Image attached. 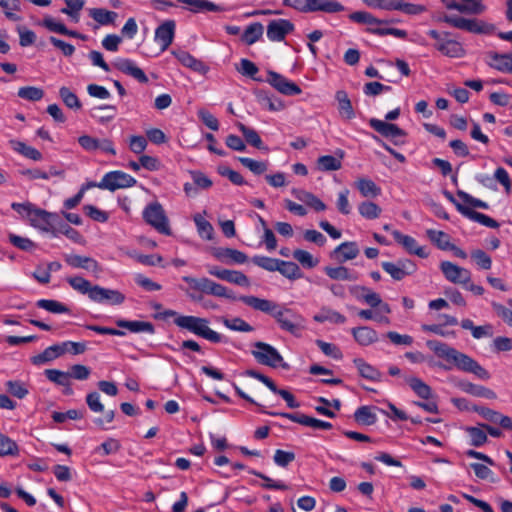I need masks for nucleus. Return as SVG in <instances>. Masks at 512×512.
<instances>
[{
    "label": "nucleus",
    "mask_w": 512,
    "mask_h": 512,
    "mask_svg": "<svg viewBox=\"0 0 512 512\" xmlns=\"http://www.w3.org/2000/svg\"><path fill=\"white\" fill-rule=\"evenodd\" d=\"M369 125L382 136L391 138L394 141V144L400 145L404 143L402 138L406 136V133L397 125L376 118L370 119Z\"/></svg>",
    "instance_id": "12"
},
{
    "label": "nucleus",
    "mask_w": 512,
    "mask_h": 512,
    "mask_svg": "<svg viewBox=\"0 0 512 512\" xmlns=\"http://www.w3.org/2000/svg\"><path fill=\"white\" fill-rule=\"evenodd\" d=\"M461 5V14L480 15L485 12L486 6L483 0H459Z\"/></svg>",
    "instance_id": "49"
},
{
    "label": "nucleus",
    "mask_w": 512,
    "mask_h": 512,
    "mask_svg": "<svg viewBox=\"0 0 512 512\" xmlns=\"http://www.w3.org/2000/svg\"><path fill=\"white\" fill-rule=\"evenodd\" d=\"M193 220L197 227L199 236L206 240H212L214 235V228L212 224L207 221L201 214L194 215Z\"/></svg>",
    "instance_id": "46"
},
{
    "label": "nucleus",
    "mask_w": 512,
    "mask_h": 512,
    "mask_svg": "<svg viewBox=\"0 0 512 512\" xmlns=\"http://www.w3.org/2000/svg\"><path fill=\"white\" fill-rule=\"evenodd\" d=\"M266 81L284 95H299L302 92L297 84L274 71L268 72Z\"/></svg>",
    "instance_id": "13"
},
{
    "label": "nucleus",
    "mask_w": 512,
    "mask_h": 512,
    "mask_svg": "<svg viewBox=\"0 0 512 512\" xmlns=\"http://www.w3.org/2000/svg\"><path fill=\"white\" fill-rule=\"evenodd\" d=\"M272 317L282 330L296 337H299L305 329V318L293 309L286 308L280 304L277 305Z\"/></svg>",
    "instance_id": "3"
},
{
    "label": "nucleus",
    "mask_w": 512,
    "mask_h": 512,
    "mask_svg": "<svg viewBox=\"0 0 512 512\" xmlns=\"http://www.w3.org/2000/svg\"><path fill=\"white\" fill-rule=\"evenodd\" d=\"M116 107L114 105H102L92 109V116L98 118L102 123L108 122L115 117Z\"/></svg>",
    "instance_id": "56"
},
{
    "label": "nucleus",
    "mask_w": 512,
    "mask_h": 512,
    "mask_svg": "<svg viewBox=\"0 0 512 512\" xmlns=\"http://www.w3.org/2000/svg\"><path fill=\"white\" fill-rule=\"evenodd\" d=\"M214 256L220 261L230 260L237 264H243L248 259L245 253L232 248H220L215 251Z\"/></svg>",
    "instance_id": "32"
},
{
    "label": "nucleus",
    "mask_w": 512,
    "mask_h": 512,
    "mask_svg": "<svg viewBox=\"0 0 512 512\" xmlns=\"http://www.w3.org/2000/svg\"><path fill=\"white\" fill-rule=\"evenodd\" d=\"M91 300L97 303H107L110 305H120L125 301V295L118 290L108 289L99 285H94V291Z\"/></svg>",
    "instance_id": "14"
},
{
    "label": "nucleus",
    "mask_w": 512,
    "mask_h": 512,
    "mask_svg": "<svg viewBox=\"0 0 512 512\" xmlns=\"http://www.w3.org/2000/svg\"><path fill=\"white\" fill-rule=\"evenodd\" d=\"M254 347L255 349L251 353L258 363L274 368L277 366L287 367V364L283 362V357L270 344L258 341L254 343Z\"/></svg>",
    "instance_id": "8"
},
{
    "label": "nucleus",
    "mask_w": 512,
    "mask_h": 512,
    "mask_svg": "<svg viewBox=\"0 0 512 512\" xmlns=\"http://www.w3.org/2000/svg\"><path fill=\"white\" fill-rule=\"evenodd\" d=\"M116 324L118 327L126 328L133 333L145 332L153 334L155 332L153 324L147 321H128L120 319L116 321Z\"/></svg>",
    "instance_id": "30"
},
{
    "label": "nucleus",
    "mask_w": 512,
    "mask_h": 512,
    "mask_svg": "<svg viewBox=\"0 0 512 512\" xmlns=\"http://www.w3.org/2000/svg\"><path fill=\"white\" fill-rule=\"evenodd\" d=\"M183 281L186 282L191 289L202 292L204 294L226 298L232 301L237 300V296L231 289L222 284L214 282L209 278H194L191 276H184Z\"/></svg>",
    "instance_id": "4"
},
{
    "label": "nucleus",
    "mask_w": 512,
    "mask_h": 512,
    "mask_svg": "<svg viewBox=\"0 0 512 512\" xmlns=\"http://www.w3.org/2000/svg\"><path fill=\"white\" fill-rule=\"evenodd\" d=\"M18 451L16 442L0 433V456H14L18 454Z\"/></svg>",
    "instance_id": "62"
},
{
    "label": "nucleus",
    "mask_w": 512,
    "mask_h": 512,
    "mask_svg": "<svg viewBox=\"0 0 512 512\" xmlns=\"http://www.w3.org/2000/svg\"><path fill=\"white\" fill-rule=\"evenodd\" d=\"M405 381L418 397L425 400H428L432 397L431 387L427 385L424 381H422L420 378L410 376L405 377Z\"/></svg>",
    "instance_id": "35"
},
{
    "label": "nucleus",
    "mask_w": 512,
    "mask_h": 512,
    "mask_svg": "<svg viewBox=\"0 0 512 512\" xmlns=\"http://www.w3.org/2000/svg\"><path fill=\"white\" fill-rule=\"evenodd\" d=\"M370 8L383 10H397L407 15H418L426 11V7L420 4L408 3L404 0H362Z\"/></svg>",
    "instance_id": "6"
},
{
    "label": "nucleus",
    "mask_w": 512,
    "mask_h": 512,
    "mask_svg": "<svg viewBox=\"0 0 512 512\" xmlns=\"http://www.w3.org/2000/svg\"><path fill=\"white\" fill-rule=\"evenodd\" d=\"M344 6L336 0H306L303 13L325 12L329 14L344 11Z\"/></svg>",
    "instance_id": "17"
},
{
    "label": "nucleus",
    "mask_w": 512,
    "mask_h": 512,
    "mask_svg": "<svg viewBox=\"0 0 512 512\" xmlns=\"http://www.w3.org/2000/svg\"><path fill=\"white\" fill-rule=\"evenodd\" d=\"M427 236L428 238L441 250H448L451 242H450V236L440 230H433L429 229L427 230Z\"/></svg>",
    "instance_id": "50"
},
{
    "label": "nucleus",
    "mask_w": 512,
    "mask_h": 512,
    "mask_svg": "<svg viewBox=\"0 0 512 512\" xmlns=\"http://www.w3.org/2000/svg\"><path fill=\"white\" fill-rule=\"evenodd\" d=\"M137 183L131 175L122 171H111L106 173L99 183H87V187H98L115 191L117 189L132 187Z\"/></svg>",
    "instance_id": "5"
},
{
    "label": "nucleus",
    "mask_w": 512,
    "mask_h": 512,
    "mask_svg": "<svg viewBox=\"0 0 512 512\" xmlns=\"http://www.w3.org/2000/svg\"><path fill=\"white\" fill-rule=\"evenodd\" d=\"M59 96L64 104L70 109L79 110L82 107L77 95L65 86L59 89Z\"/></svg>",
    "instance_id": "58"
},
{
    "label": "nucleus",
    "mask_w": 512,
    "mask_h": 512,
    "mask_svg": "<svg viewBox=\"0 0 512 512\" xmlns=\"http://www.w3.org/2000/svg\"><path fill=\"white\" fill-rule=\"evenodd\" d=\"M277 271L290 280H295L302 277L299 266L296 263L290 261L280 260Z\"/></svg>",
    "instance_id": "51"
},
{
    "label": "nucleus",
    "mask_w": 512,
    "mask_h": 512,
    "mask_svg": "<svg viewBox=\"0 0 512 512\" xmlns=\"http://www.w3.org/2000/svg\"><path fill=\"white\" fill-rule=\"evenodd\" d=\"M67 282L77 292L83 295H87L91 300V295L94 291V285L90 281L80 276L68 277Z\"/></svg>",
    "instance_id": "41"
},
{
    "label": "nucleus",
    "mask_w": 512,
    "mask_h": 512,
    "mask_svg": "<svg viewBox=\"0 0 512 512\" xmlns=\"http://www.w3.org/2000/svg\"><path fill=\"white\" fill-rule=\"evenodd\" d=\"M237 300L241 301L242 303L252 308L253 310L268 314L271 317L278 305V303L272 300L260 298L253 295H241L237 297Z\"/></svg>",
    "instance_id": "15"
},
{
    "label": "nucleus",
    "mask_w": 512,
    "mask_h": 512,
    "mask_svg": "<svg viewBox=\"0 0 512 512\" xmlns=\"http://www.w3.org/2000/svg\"><path fill=\"white\" fill-rule=\"evenodd\" d=\"M180 3H184L189 6L190 11L194 13L204 12V11H222L223 9L208 0H177Z\"/></svg>",
    "instance_id": "40"
},
{
    "label": "nucleus",
    "mask_w": 512,
    "mask_h": 512,
    "mask_svg": "<svg viewBox=\"0 0 512 512\" xmlns=\"http://www.w3.org/2000/svg\"><path fill=\"white\" fill-rule=\"evenodd\" d=\"M350 20L356 23L367 24L370 27L374 25H382L393 22L392 20H381L374 17L371 13L366 11H357L349 15Z\"/></svg>",
    "instance_id": "43"
},
{
    "label": "nucleus",
    "mask_w": 512,
    "mask_h": 512,
    "mask_svg": "<svg viewBox=\"0 0 512 512\" xmlns=\"http://www.w3.org/2000/svg\"><path fill=\"white\" fill-rule=\"evenodd\" d=\"M440 21L470 33H485L487 31V24L477 19H468L456 15H444Z\"/></svg>",
    "instance_id": "10"
},
{
    "label": "nucleus",
    "mask_w": 512,
    "mask_h": 512,
    "mask_svg": "<svg viewBox=\"0 0 512 512\" xmlns=\"http://www.w3.org/2000/svg\"><path fill=\"white\" fill-rule=\"evenodd\" d=\"M294 25L286 19H275L269 22L267 26V37L270 41L280 42L286 35L292 32Z\"/></svg>",
    "instance_id": "16"
},
{
    "label": "nucleus",
    "mask_w": 512,
    "mask_h": 512,
    "mask_svg": "<svg viewBox=\"0 0 512 512\" xmlns=\"http://www.w3.org/2000/svg\"><path fill=\"white\" fill-rule=\"evenodd\" d=\"M438 51L451 58H460L465 54L462 44L453 39H448L445 43L439 44Z\"/></svg>",
    "instance_id": "39"
},
{
    "label": "nucleus",
    "mask_w": 512,
    "mask_h": 512,
    "mask_svg": "<svg viewBox=\"0 0 512 512\" xmlns=\"http://www.w3.org/2000/svg\"><path fill=\"white\" fill-rule=\"evenodd\" d=\"M113 65L119 71L132 76L140 83H147L148 78L144 71L135 65V63L130 59L119 58L113 62Z\"/></svg>",
    "instance_id": "23"
},
{
    "label": "nucleus",
    "mask_w": 512,
    "mask_h": 512,
    "mask_svg": "<svg viewBox=\"0 0 512 512\" xmlns=\"http://www.w3.org/2000/svg\"><path fill=\"white\" fill-rule=\"evenodd\" d=\"M240 163L254 174L260 175L267 171L268 164L264 161H257L248 157H239Z\"/></svg>",
    "instance_id": "63"
},
{
    "label": "nucleus",
    "mask_w": 512,
    "mask_h": 512,
    "mask_svg": "<svg viewBox=\"0 0 512 512\" xmlns=\"http://www.w3.org/2000/svg\"><path fill=\"white\" fill-rule=\"evenodd\" d=\"M357 291H362L364 293L362 295V300L369 306L378 307L381 304L382 299L380 295L371 289L361 285H354L350 287L351 294H353L356 298H360V296L357 294Z\"/></svg>",
    "instance_id": "33"
},
{
    "label": "nucleus",
    "mask_w": 512,
    "mask_h": 512,
    "mask_svg": "<svg viewBox=\"0 0 512 512\" xmlns=\"http://www.w3.org/2000/svg\"><path fill=\"white\" fill-rule=\"evenodd\" d=\"M460 387L464 392L476 397H482L490 400H494L497 398V395L493 390L481 385H476L470 382H464L460 384Z\"/></svg>",
    "instance_id": "34"
},
{
    "label": "nucleus",
    "mask_w": 512,
    "mask_h": 512,
    "mask_svg": "<svg viewBox=\"0 0 512 512\" xmlns=\"http://www.w3.org/2000/svg\"><path fill=\"white\" fill-rule=\"evenodd\" d=\"M293 257L297 260L304 268H314L318 265L319 260L314 258L313 255L303 249H296L293 252Z\"/></svg>",
    "instance_id": "57"
},
{
    "label": "nucleus",
    "mask_w": 512,
    "mask_h": 512,
    "mask_svg": "<svg viewBox=\"0 0 512 512\" xmlns=\"http://www.w3.org/2000/svg\"><path fill=\"white\" fill-rule=\"evenodd\" d=\"M426 346L434 352V354L446 360L448 363L453 364L457 369L464 372L475 374L478 378L488 380L490 378L489 372L483 368L473 358L464 354L457 349L449 346L448 344L438 340H428Z\"/></svg>",
    "instance_id": "1"
},
{
    "label": "nucleus",
    "mask_w": 512,
    "mask_h": 512,
    "mask_svg": "<svg viewBox=\"0 0 512 512\" xmlns=\"http://www.w3.org/2000/svg\"><path fill=\"white\" fill-rule=\"evenodd\" d=\"M220 321L226 328H228L232 331L246 332V333L254 331V328L248 322H246L245 320H243L240 317H233V318L221 317Z\"/></svg>",
    "instance_id": "45"
},
{
    "label": "nucleus",
    "mask_w": 512,
    "mask_h": 512,
    "mask_svg": "<svg viewBox=\"0 0 512 512\" xmlns=\"http://www.w3.org/2000/svg\"><path fill=\"white\" fill-rule=\"evenodd\" d=\"M292 193L298 200L304 202L306 205L310 206L316 211H324L326 209L324 202H322L311 192L301 189H293Z\"/></svg>",
    "instance_id": "29"
},
{
    "label": "nucleus",
    "mask_w": 512,
    "mask_h": 512,
    "mask_svg": "<svg viewBox=\"0 0 512 512\" xmlns=\"http://www.w3.org/2000/svg\"><path fill=\"white\" fill-rule=\"evenodd\" d=\"M474 410L487 421L499 424L504 429H512V418L483 406L475 407Z\"/></svg>",
    "instance_id": "24"
},
{
    "label": "nucleus",
    "mask_w": 512,
    "mask_h": 512,
    "mask_svg": "<svg viewBox=\"0 0 512 512\" xmlns=\"http://www.w3.org/2000/svg\"><path fill=\"white\" fill-rule=\"evenodd\" d=\"M18 97L28 101H39L44 96L43 89L34 86H24L19 88Z\"/></svg>",
    "instance_id": "61"
},
{
    "label": "nucleus",
    "mask_w": 512,
    "mask_h": 512,
    "mask_svg": "<svg viewBox=\"0 0 512 512\" xmlns=\"http://www.w3.org/2000/svg\"><path fill=\"white\" fill-rule=\"evenodd\" d=\"M65 262L73 268H81L90 271L94 274H98L102 271L99 263L88 256H81L76 254H66L64 256Z\"/></svg>",
    "instance_id": "19"
},
{
    "label": "nucleus",
    "mask_w": 512,
    "mask_h": 512,
    "mask_svg": "<svg viewBox=\"0 0 512 512\" xmlns=\"http://www.w3.org/2000/svg\"><path fill=\"white\" fill-rule=\"evenodd\" d=\"M354 185L363 197H377L381 194V188L371 179L358 178Z\"/></svg>",
    "instance_id": "31"
},
{
    "label": "nucleus",
    "mask_w": 512,
    "mask_h": 512,
    "mask_svg": "<svg viewBox=\"0 0 512 512\" xmlns=\"http://www.w3.org/2000/svg\"><path fill=\"white\" fill-rule=\"evenodd\" d=\"M113 65L119 71L132 76L140 83H147L148 78L144 71L135 65V63L130 59L119 58L113 62Z\"/></svg>",
    "instance_id": "22"
},
{
    "label": "nucleus",
    "mask_w": 512,
    "mask_h": 512,
    "mask_svg": "<svg viewBox=\"0 0 512 512\" xmlns=\"http://www.w3.org/2000/svg\"><path fill=\"white\" fill-rule=\"evenodd\" d=\"M10 147L17 153L21 154L22 156L34 160V161H40L42 160V154L40 151H38L36 148L27 145L26 143L11 139L9 141Z\"/></svg>",
    "instance_id": "28"
},
{
    "label": "nucleus",
    "mask_w": 512,
    "mask_h": 512,
    "mask_svg": "<svg viewBox=\"0 0 512 512\" xmlns=\"http://www.w3.org/2000/svg\"><path fill=\"white\" fill-rule=\"evenodd\" d=\"M237 127L242 132L243 136L245 137V140L250 145H252V146H254V147L258 148V149H266L263 146V142H262L259 134L257 133V131H255L252 128H249V127L245 126L242 123H237Z\"/></svg>",
    "instance_id": "54"
},
{
    "label": "nucleus",
    "mask_w": 512,
    "mask_h": 512,
    "mask_svg": "<svg viewBox=\"0 0 512 512\" xmlns=\"http://www.w3.org/2000/svg\"><path fill=\"white\" fill-rule=\"evenodd\" d=\"M174 54L179 62L184 66L191 68L196 72H206L207 68L205 64L202 61L194 58L190 53L186 51H180Z\"/></svg>",
    "instance_id": "42"
},
{
    "label": "nucleus",
    "mask_w": 512,
    "mask_h": 512,
    "mask_svg": "<svg viewBox=\"0 0 512 512\" xmlns=\"http://www.w3.org/2000/svg\"><path fill=\"white\" fill-rule=\"evenodd\" d=\"M325 274L333 280L342 281H355L357 280V274L351 273L350 270L345 266H326L324 267Z\"/></svg>",
    "instance_id": "38"
},
{
    "label": "nucleus",
    "mask_w": 512,
    "mask_h": 512,
    "mask_svg": "<svg viewBox=\"0 0 512 512\" xmlns=\"http://www.w3.org/2000/svg\"><path fill=\"white\" fill-rule=\"evenodd\" d=\"M342 167L341 159H338L332 155H324L318 158L317 168L320 171H336Z\"/></svg>",
    "instance_id": "52"
},
{
    "label": "nucleus",
    "mask_w": 512,
    "mask_h": 512,
    "mask_svg": "<svg viewBox=\"0 0 512 512\" xmlns=\"http://www.w3.org/2000/svg\"><path fill=\"white\" fill-rule=\"evenodd\" d=\"M37 307L45 309L54 314L68 313L69 308L57 300L40 299L36 302Z\"/></svg>",
    "instance_id": "53"
},
{
    "label": "nucleus",
    "mask_w": 512,
    "mask_h": 512,
    "mask_svg": "<svg viewBox=\"0 0 512 512\" xmlns=\"http://www.w3.org/2000/svg\"><path fill=\"white\" fill-rule=\"evenodd\" d=\"M440 270L444 277L453 284L466 285L471 281V272L468 269L450 261H442L440 263Z\"/></svg>",
    "instance_id": "11"
},
{
    "label": "nucleus",
    "mask_w": 512,
    "mask_h": 512,
    "mask_svg": "<svg viewBox=\"0 0 512 512\" xmlns=\"http://www.w3.org/2000/svg\"><path fill=\"white\" fill-rule=\"evenodd\" d=\"M471 258L480 269L489 270L492 267L491 257L481 249L473 250L471 252Z\"/></svg>",
    "instance_id": "64"
},
{
    "label": "nucleus",
    "mask_w": 512,
    "mask_h": 512,
    "mask_svg": "<svg viewBox=\"0 0 512 512\" xmlns=\"http://www.w3.org/2000/svg\"><path fill=\"white\" fill-rule=\"evenodd\" d=\"M465 431L470 436L471 445L480 447L484 445L488 438L485 429L479 424V427H466Z\"/></svg>",
    "instance_id": "55"
},
{
    "label": "nucleus",
    "mask_w": 512,
    "mask_h": 512,
    "mask_svg": "<svg viewBox=\"0 0 512 512\" xmlns=\"http://www.w3.org/2000/svg\"><path fill=\"white\" fill-rule=\"evenodd\" d=\"M263 34V26L261 23H253L249 25L243 34V40L245 43L251 45L258 41Z\"/></svg>",
    "instance_id": "60"
},
{
    "label": "nucleus",
    "mask_w": 512,
    "mask_h": 512,
    "mask_svg": "<svg viewBox=\"0 0 512 512\" xmlns=\"http://www.w3.org/2000/svg\"><path fill=\"white\" fill-rule=\"evenodd\" d=\"M359 213L366 219H376L381 214V208L374 202L364 201L359 204Z\"/></svg>",
    "instance_id": "59"
},
{
    "label": "nucleus",
    "mask_w": 512,
    "mask_h": 512,
    "mask_svg": "<svg viewBox=\"0 0 512 512\" xmlns=\"http://www.w3.org/2000/svg\"><path fill=\"white\" fill-rule=\"evenodd\" d=\"M490 65L498 71L512 74V55L494 53Z\"/></svg>",
    "instance_id": "44"
},
{
    "label": "nucleus",
    "mask_w": 512,
    "mask_h": 512,
    "mask_svg": "<svg viewBox=\"0 0 512 512\" xmlns=\"http://www.w3.org/2000/svg\"><path fill=\"white\" fill-rule=\"evenodd\" d=\"M58 220L59 215L57 213H51L36 207L28 221L31 226L43 232L56 235Z\"/></svg>",
    "instance_id": "9"
},
{
    "label": "nucleus",
    "mask_w": 512,
    "mask_h": 512,
    "mask_svg": "<svg viewBox=\"0 0 512 512\" xmlns=\"http://www.w3.org/2000/svg\"><path fill=\"white\" fill-rule=\"evenodd\" d=\"M457 210L463 216L469 218L472 221L478 222L486 227L494 228V229L499 227V223L496 220H494L493 218H491L483 213L474 211L466 206L457 204Z\"/></svg>",
    "instance_id": "26"
},
{
    "label": "nucleus",
    "mask_w": 512,
    "mask_h": 512,
    "mask_svg": "<svg viewBox=\"0 0 512 512\" xmlns=\"http://www.w3.org/2000/svg\"><path fill=\"white\" fill-rule=\"evenodd\" d=\"M336 100L338 101L340 114L347 119H352L355 113L348 94L343 90H339L336 92Z\"/></svg>",
    "instance_id": "47"
},
{
    "label": "nucleus",
    "mask_w": 512,
    "mask_h": 512,
    "mask_svg": "<svg viewBox=\"0 0 512 512\" xmlns=\"http://www.w3.org/2000/svg\"><path fill=\"white\" fill-rule=\"evenodd\" d=\"M353 363L362 377L375 382L381 381L382 373L374 366L365 362L361 358L354 359Z\"/></svg>",
    "instance_id": "27"
},
{
    "label": "nucleus",
    "mask_w": 512,
    "mask_h": 512,
    "mask_svg": "<svg viewBox=\"0 0 512 512\" xmlns=\"http://www.w3.org/2000/svg\"><path fill=\"white\" fill-rule=\"evenodd\" d=\"M392 235L397 243L403 246V248L410 254H415L418 257L421 258H427L428 253L425 251V249L418 245L417 241L409 236L404 235L398 230H393Z\"/></svg>",
    "instance_id": "21"
},
{
    "label": "nucleus",
    "mask_w": 512,
    "mask_h": 512,
    "mask_svg": "<svg viewBox=\"0 0 512 512\" xmlns=\"http://www.w3.org/2000/svg\"><path fill=\"white\" fill-rule=\"evenodd\" d=\"M313 320L318 323L328 321L334 324H343L346 322V317L335 310L323 307L319 313L313 316Z\"/></svg>",
    "instance_id": "36"
},
{
    "label": "nucleus",
    "mask_w": 512,
    "mask_h": 512,
    "mask_svg": "<svg viewBox=\"0 0 512 512\" xmlns=\"http://www.w3.org/2000/svg\"><path fill=\"white\" fill-rule=\"evenodd\" d=\"M354 340L361 346H369L378 341V333L371 327L360 326L351 329Z\"/></svg>",
    "instance_id": "25"
},
{
    "label": "nucleus",
    "mask_w": 512,
    "mask_h": 512,
    "mask_svg": "<svg viewBox=\"0 0 512 512\" xmlns=\"http://www.w3.org/2000/svg\"><path fill=\"white\" fill-rule=\"evenodd\" d=\"M360 253L359 247L356 242L348 241L338 245L332 252L331 257L336 259L339 263L355 259Z\"/></svg>",
    "instance_id": "20"
},
{
    "label": "nucleus",
    "mask_w": 512,
    "mask_h": 512,
    "mask_svg": "<svg viewBox=\"0 0 512 512\" xmlns=\"http://www.w3.org/2000/svg\"><path fill=\"white\" fill-rule=\"evenodd\" d=\"M89 16L100 25H113L118 14L104 8H92L89 10Z\"/></svg>",
    "instance_id": "37"
},
{
    "label": "nucleus",
    "mask_w": 512,
    "mask_h": 512,
    "mask_svg": "<svg viewBox=\"0 0 512 512\" xmlns=\"http://www.w3.org/2000/svg\"><path fill=\"white\" fill-rule=\"evenodd\" d=\"M174 324L178 328L187 330L212 343H220L223 340L221 334L209 327V321L206 318L182 315V317H177V319L174 320Z\"/></svg>",
    "instance_id": "2"
},
{
    "label": "nucleus",
    "mask_w": 512,
    "mask_h": 512,
    "mask_svg": "<svg viewBox=\"0 0 512 512\" xmlns=\"http://www.w3.org/2000/svg\"><path fill=\"white\" fill-rule=\"evenodd\" d=\"M175 26L173 20H167L156 28L154 39L160 45L162 52L167 50L172 44L175 35Z\"/></svg>",
    "instance_id": "18"
},
{
    "label": "nucleus",
    "mask_w": 512,
    "mask_h": 512,
    "mask_svg": "<svg viewBox=\"0 0 512 512\" xmlns=\"http://www.w3.org/2000/svg\"><path fill=\"white\" fill-rule=\"evenodd\" d=\"M355 421L362 425H373L377 421V416L369 406H361L354 413Z\"/></svg>",
    "instance_id": "48"
},
{
    "label": "nucleus",
    "mask_w": 512,
    "mask_h": 512,
    "mask_svg": "<svg viewBox=\"0 0 512 512\" xmlns=\"http://www.w3.org/2000/svg\"><path fill=\"white\" fill-rule=\"evenodd\" d=\"M143 218L146 223L151 225L158 232L164 235L171 234L168 218L162 205L159 202L148 204L143 210Z\"/></svg>",
    "instance_id": "7"
}]
</instances>
